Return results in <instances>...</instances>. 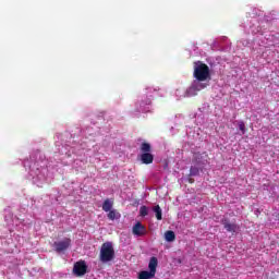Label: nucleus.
I'll use <instances>...</instances> for the list:
<instances>
[{
  "mask_svg": "<svg viewBox=\"0 0 279 279\" xmlns=\"http://www.w3.org/2000/svg\"><path fill=\"white\" fill-rule=\"evenodd\" d=\"M140 160L142 165H151L154 162V154H151V144L144 142L140 146Z\"/></svg>",
  "mask_w": 279,
  "mask_h": 279,
  "instance_id": "obj_1",
  "label": "nucleus"
},
{
  "mask_svg": "<svg viewBox=\"0 0 279 279\" xmlns=\"http://www.w3.org/2000/svg\"><path fill=\"white\" fill-rule=\"evenodd\" d=\"M99 260L100 263H110L111 260H114V246H112V243L105 242L101 245Z\"/></svg>",
  "mask_w": 279,
  "mask_h": 279,
  "instance_id": "obj_2",
  "label": "nucleus"
},
{
  "mask_svg": "<svg viewBox=\"0 0 279 279\" xmlns=\"http://www.w3.org/2000/svg\"><path fill=\"white\" fill-rule=\"evenodd\" d=\"M208 83L194 80L191 86L186 89L185 97H195L199 90H204V88H208Z\"/></svg>",
  "mask_w": 279,
  "mask_h": 279,
  "instance_id": "obj_3",
  "label": "nucleus"
},
{
  "mask_svg": "<svg viewBox=\"0 0 279 279\" xmlns=\"http://www.w3.org/2000/svg\"><path fill=\"white\" fill-rule=\"evenodd\" d=\"M72 271L77 278L86 276V274H88V265H86V260L80 259L78 262L74 263Z\"/></svg>",
  "mask_w": 279,
  "mask_h": 279,
  "instance_id": "obj_4",
  "label": "nucleus"
},
{
  "mask_svg": "<svg viewBox=\"0 0 279 279\" xmlns=\"http://www.w3.org/2000/svg\"><path fill=\"white\" fill-rule=\"evenodd\" d=\"M194 77L196 82H203L204 84L210 85L213 74H210V71H194Z\"/></svg>",
  "mask_w": 279,
  "mask_h": 279,
  "instance_id": "obj_5",
  "label": "nucleus"
},
{
  "mask_svg": "<svg viewBox=\"0 0 279 279\" xmlns=\"http://www.w3.org/2000/svg\"><path fill=\"white\" fill-rule=\"evenodd\" d=\"M54 252L58 254L62 252H66L71 247V239L70 238H64L61 241L54 242L53 243Z\"/></svg>",
  "mask_w": 279,
  "mask_h": 279,
  "instance_id": "obj_6",
  "label": "nucleus"
},
{
  "mask_svg": "<svg viewBox=\"0 0 279 279\" xmlns=\"http://www.w3.org/2000/svg\"><path fill=\"white\" fill-rule=\"evenodd\" d=\"M192 162L198 167H205L208 163V154L206 153H194Z\"/></svg>",
  "mask_w": 279,
  "mask_h": 279,
  "instance_id": "obj_7",
  "label": "nucleus"
},
{
  "mask_svg": "<svg viewBox=\"0 0 279 279\" xmlns=\"http://www.w3.org/2000/svg\"><path fill=\"white\" fill-rule=\"evenodd\" d=\"M220 223L223 225V228L227 230V232H231L232 234L239 230V225H236V222H231L228 218L221 219Z\"/></svg>",
  "mask_w": 279,
  "mask_h": 279,
  "instance_id": "obj_8",
  "label": "nucleus"
},
{
  "mask_svg": "<svg viewBox=\"0 0 279 279\" xmlns=\"http://www.w3.org/2000/svg\"><path fill=\"white\" fill-rule=\"evenodd\" d=\"M133 234H135V236H145V234H147V229L145 228V226H143V223L137 222L133 227Z\"/></svg>",
  "mask_w": 279,
  "mask_h": 279,
  "instance_id": "obj_9",
  "label": "nucleus"
},
{
  "mask_svg": "<svg viewBox=\"0 0 279 279\" xmlns=\"http://www.w3.org/2000/svg\"><path fill=\"white\" fill-rule=\"evenodd\" d=\"M112 206H114V201L107 198L105 199V202L102 203V210L105 213H110V210H112Z\"/></svg>",
  "mask_w": 279,
  "mask_h": 279,
  "instance_id": "obj_10",
  "label": "nucleus"
},
{
  "mask_svg": "<svg viewBox=\"0 0 279 279\" xmlns=\"http://www.w3.org/2000/svg\"><path fill=\"white\" fill-rule=\"evenodd\" d=\"M157 267H158V258L151 257L148 264L149 271L156 275Z\"/></svg>",
  "mask_w": 279,
  "mask_h": 279,
  "instance_id": "obj_11",
  "label": "nucleus"
},
{
  "mask_svg": "<svg viewBox=\"0 0 279 279\" xmlns=\"http://www.w3.org/2000/svg\"><path fill=\"white\" fill-rule=\"evenodd\" d=\"M194 71H210V68H208L204 62L202 61H195L194 62Z\"/></svg>",
  "mask_w": 279,
  "mask_h": 279,
  "instance_id": "obj_12",
  "label": "nucleus"
},
{
  "mask_svg": "<svg viewBox=\"0 0 279 279\" xmlns=\"http://www.w3.org/2000/svg\"><path fill=\"white\" fill-rule=\"evenodd\" d=\"M138 279H151L156 278V275L154 272L147 271V270H142L138 274Z\"/></svg>",
  "mask_w": 279,
  "mask_h": 279,
  "instance_id": "obj_13",
  "label": "nucleus"
},
{
  "mask_svg": "<svg viewBox=\"0 0 279 279\" xmlns=\"http://www.w3.org/2000/svg\"><path fill=\"white\" fill-rule=\"evenodd\" d=\"M108 219H110V221H114V219H120L121 218V214H119V211H117V209H111L109 210V214L107 215Z\"/></svg>",
  "mask_w": 279,
  "mask_h": 279,
  "instance_id": "obj_14",
  "label": "nucleus"
},
{
  "mask_svg": "<svg viewBox=\"0 0 279 279\" xmlns=\"http://www.w3.org/2000/svg\"><path fill=\"white\" fill-rule=\"evenodd\" d=\"M154 213H155V216H156V219L158 221H162V209L160 208V205H156L154 208H153Z\"/></svg>",
  "mask_w": 279,
  "mask_h": 279,
  "instance_id": "obj_15",
  "label": "nucleus"
},
{
  "mask_svg": "<svg viewBox=\"0 0 279 279\" xmlns=\"http://www.w3.org/2000/svg\"><path fill=\"white\" fill-rule=\"evenodd\" d=\"M165 239L168 241V243H172V241H175V232L169 230L165 232Z\"/></svg>",
  "mask_w": 279,
  "mask_h": 279,
  "instance_id": "obj_16",
  "label": "nucleus"
},
{
  "mask_svg": "<svg viewBox=\"0 0 279 279\" xmlns=\"http://www.w3.org/2000/svg\"><path fill=\"white\" fill-rule=\"evenodd\" d=\"M196 175H199V168L192 166L190 168V177L194 178Z\"/></svg>",
  "mask_w": 279,
  "mask_h": 279,
  "instance_id": "obj_17",
  "label": "nucleus"
},
{
  "mask_svg": "<svg viewBox=\"0 0 279 279\" xmlns=\"http://www.w3.org/2000/svg\"><path fill=\"white\" fill-rule=\"evenodd\" d=\"M140 215H141V217H147V215H149V211H148V209H147V206H142V207L140 208Z\"/></svg>",
  "mask_w": 279,
  "mask_h": 279,
  "instance_id": "obj_18",
  "label": "nucleus"
},
{
  "mask_svg": "<svg viewBox=\"0 0 279 279\" xmlns=\"http://www.w3.org/2000/svg\"><path fill=\"white\" fill-rule=\"evenodd\" d=\"M239 130L242 132V134H245V122L240 121L239 122Z\"/></svg>",
  "mask_w": 279,
  "mask_h": 279,
  "instance_id": "obj_19",
  "label": "nucleus"
},
{
  "mask_svg": "<svg viewBox=\"0 0 279 279\" xmlns=\"http://www.w3.org/2000/svg\"><path fill=\"white\" fill-rule=\"evenodd\" d=\"M189 182H190V184H193L195 182V180L190 179Z\"/></svg>",
  "mask_w": 279,
  "mask_h": 279,
  "instance_id": "obj_20",
  "label": "nucleus"
}]
</instances>
